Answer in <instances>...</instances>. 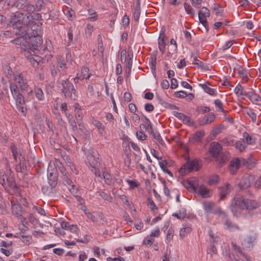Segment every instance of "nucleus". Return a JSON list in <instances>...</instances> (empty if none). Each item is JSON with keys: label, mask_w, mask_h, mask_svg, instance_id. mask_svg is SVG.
Listing matches in <instances>:
<instances>
[{"label": "nucleus", "mask_w": 261, "mask_h": 261, "mask_svg": "<svg viewBox=\"0 0 261 261\" xmlns=\"http://www.w3.org/2000/svg\"><path fill=\"white\" fill-rule=\"evenodd\" d=\"M216 119V116L213 113H210L208 115H205L202 120L200 121V125H205L212 123Z\"/></svg>", "instance_id": "nucleus-26"}, {"label": "nucleus", "mask_w": 261, "mask_h": 261, "mask_svg": "<svg viewBox=\"0 0 261 261\" xmlns=\"http://www.w3.org/2000/svg\"><path fill=\"white\" fill-rule=\"evenodd\" d=\"M34 212H36L39 213L41 216H45L46 212L45 211L40 207L38 206H34L33 208Z\"/></svg>", "instance_id": "nucleus-55"}, {"label": "nucleus", "mask_w": 261, "mask_h": 261, "mask_svg": "<svg viewBox=\"0 0 261 261\" xmlns=\"http://www.w3.org/2000/svg\"><path fill=\"white\" fill-rule=\"evenodd\" d=\"M199 161V160L195 159L187 162L180 168V172L181 174H186L187 172H189L193 170H198L200 168Z\"/></svg>", "instance_id": "nucleus-9"}, {"label": "nucleus", "mask_w": 261, "mask_h": 261, "mask_svg": "<svg viewBox=\"0 0 261 261\" xmlns=\"http://www.w3.org/2000/svg\"><path fill=\"white\" fill-rule=\"evenodd\" d=\"M128 59L126 61V67H132L133 65V54L132 53H128L127 54Z\"/></svg>", "instance_id": "nucleus-52"}, {"label": "nucleus", "mask_w": 261, "mask_h": 261, "mask_svg": "<svg viewBox=\"0 0 261 261\" xmlns=\"http://www.w3.org/2000/svg\"><path fill=\"white\" fill-rule=\"evenodd\" d=\"M207 253L210 254L211 255H212L213 254H216L217 253V251L216 247L214 244H211V247L207 249Z\"/></svg>", "instance_id": "nucleus-59"}, {"label": "nucleus", "mask_w": 261, "mask_h": 261, "mask_svg": "<svg viewBox=\"0 0 261 261\" xmlns=\"http://www.w3.org/2000/svg\"><path fill=\"white\" fill-rule=\"evenodd\" d=\"M200 8L201 9L198 11V13L199 22L202 24L207 32L208 24L206 20V18L210 16V11L205 7H202Z\"/></svg>", "instance_id": "nucleus-12"}, {"label": "nucleus", "mask_w": 261, "mask_h": 261, "mask_svg": "<svg viewBox=\"0 0 261 261\" xmlns=\"http://www.w3.org/2000/svg\"><path fill=\"white\" fill-rule=\"evenodd\" d=\"M251 185L250 177L247 175L244 176L240 180L239 186L241 189H246Z\"/></svg>", "instance_id": "nucleus-29"}, {"label": "nucleus", "mask_w": 261, "mask_h": 261, "mask_svg": "<svg viewBox=\"0 0 261 261\" xmlns=\"http://www.w3.org/2000/svg\"><path fill=\"white\" fill-rule=\"evenodd\" d=\"M259 206L260 203L257 201L254 200L246 199L245 209L248 211L243 213L244 217L246 219L251 218L254 214V213L251 211L257 208Z\"/></svg>", "instance_id": "nucleus-8"}, {"label": "nucleus", "mask_w": 261, "mask_h": 261, "mask_svg": "<svg viewBox=\"0 0 261 261\" xmlns=\"http://www.w3.org/2000/svg\"><path fill=\"white\" fill-rule=\"evenodd\" d=\"M247 92L243 89L240 83L237 85L234 89V93L238 96H245L246 97Z\"/></svg>", "instance_id": "nucleus-32"}, {"label": "nucleus", "mask_w": 261, "mask_h": 261, "mask_svg": "<svg viewBox=\"0 0 261 261\" xmlns=\"http://www.w3.org/2000/svg\"><path fill=\"white\" fill-rule=\"evenodd\" d=\"M232 246L233 249L235 250L236 252H238L239 253H240L241 255H242L243 256H245L244 253L243 252L242 249H241V248L240 247L237 246L234 243H232Z\"/></svg>", "instance_id": "nucleus-62"}, {"label": "nucleus", "mask_w": 261, "mask_h": 261, "mask_svg": "<svg viewBox=\"0 0 261 261\" xmlns=\"http://www.w3.org/2000/svg\"><path fill=\"white\" fill-rule=\"evenodd\" d=\"M167 41V39L166 38L164 33L160 34L158 39V45L160 51L163 54L165 52V45L166 44Z\"/></svg>", "instance_id": "nucleus-21"}, {"label": "nucleus", "mask_w": 261, "mask_h": 261, "mask_svg": "<svg viewBox=\"0 0 261 261\" xmlns=\"http://www.w3.org/2000/svg\"><path fill=\"white\" fill-rule=\"evenodd\" d=\"M89 70L88 68L86 67H82L81 72L77 73L76 75L79 77H80L81 81L85 79V76L88 74V72H89Z\"/></svg>", "instance_id": "nucleus-36"}, {"label": "nucleus", "mask_w": 261, "mask_h": 261, "mask_svg": "<svg viewBox=\"0 0 261 261\" xmlns=\"http://www.w3.org/2000/svg\"><path fill=\"white\" fill-rule=\"evenodd\" d=\"M173 114L175 117L178 118L180 120H182L185 124H188L189 125L193 124V121H191L190 117L185 115L183 113L174 111L173 112Z\"/></svg>", "instance_id": "nucleus-20"}, {"label": "nucleus", "mask_w": 261, "mask_h": 261, "mask_svg": "<svg viewBox=\"0 0 261 261\" xmlns=\"http://www.w3.org/2000/svg\"><path fill=\"white\" fill-rule=\"evenodd\" d=\"M10 88L13 98L15 100L16 107L18 111L25 116L26 114V103L23 95L20 92L16 85L10 84Z\"/></svg>", "instance_id": "nucleus-4"}, {"label": "nucleus", "mask_w": 261, "mask_h": 261, "mask_svg": "<svg viewBox=\"0 0 261 261\" xmlns=\"http://www.w3.org/2000/svg\"><path fill=\"white\" fill-rule=\"evenodd\" d=\"M194 62H193V64L196 65L197 66V67H198L201 69L205 68L204 67V63L202 62H201V61H200L198 59H196V57H194Z\"/></svg>", "instance_id": "nucleus-60"}, {"label": "nucleus", "mask_w": 261, "mask_h": 261, "mask_svg": "<svg viewBox=\"0 0 261 261\" xmlns=\"http://www.w3.org/2000/svg\"><path fill=\"white\" fill-rule=\"evenodd\" d=\"M41 27L36 22H32V25L27 29V32L24 37H18L13 40L16 44L20 45L24 50H32L34 53L37 47L42 43V39L40 34Z\"/></svg>", "instance_id": "nucleus-1"}, {"label": "nucleus", "mask_w": 261, "mask_h": 261, "mask_svg": "<svg viewBox=\"0 0 261 261\" xmlns=\"http://www.w3.org/2000/svg\"><path fill=\"white\" fill-rule=\"evenodd\" d=\"M68 55L70 56V53L66 54V60L65 57L62 56H59L57 58V68L59 72V76L60 77H61L67 74L68 67L66 65V61Z\"/></svg>", "instance_id": "nucleus-10"}, {"label": "nucleus", "mask_w": 261, "mask_h": 261, "mask_svg": "<svg viewBox=\"0 0 261 261\" xmlns=\"http://www.w3.org/2000/svg\"><path fill=\"white\" fill-rule=\"evenodd\" d=\"M246 114L251 118L253 123H255L257 120L256 114L251 109H247L246 110Z\"/></svg>", "instance_id": "nucleus-37"}, {"label": "nucleus", "mask_w": 261, "mask_h": 261, "mask_svg": "<svg viewBox=\"0 0 261 261\" xmlns=\"http://www.w3.org/2000/svg\"><path fill=\"white\" fill-rule=\"evenodd\" d=\"M243 160H240L238 159L232 160L230 162V164L229 167V170L232 174H234L237 170L239 168L241 162Z\"/></svg>", "instance_id": "nucleus-23"}, {"label": "nucleus", "mask_w": 261, "mask_h": 261, "mask_svg": "<svg viewBox=\"0 0 261 261\" xmlns=\"http://www.w3.org/2000/svg\"><path fill=\"white\" fill-rule=\"evenodd\" d=\"M197 191L203 198H209L212 195V192L203 185H201Z\"/></svg>", "instance_id": "nucleus-18"}, {"label": "nucleus", "mask_w": 261, "mask_h": 261, "mask_svg": "<svg viewBox=\"0 0 261 261\" xmlns=\"http://www.w3.org/2000/svg\"><path fill=\"white\" fill-rule=\"evenodd\" d=\"M92 123L98 129L99 133L101 136H104L106 134L105 127L101 122L96 119H93L92 120Z\"/></svg>", "instance_id": "nucleus-25"}, {"label": "nucleus", "mask_w": 261, "mask_h": 261, "mask_svg": "<svg viewBox=\"0 0 261 261\" xmlns=\"http://www.w3.org/2000/svg\"><path fill=\"white\" fill-rule=\"evenodd\" d=\"M234 71L243 81L247 82L248 80V73L245 69L241 66H238L234 69Z\"/></svg>", "instance_id": "nucleus-24"}, {"label": "nucleus", "mask_w": 261, "mask_h": 261, "mask_svg": "<svg viewBox=\"0 0 261 261\" xmlns=\"http://www.w3.org/2000/svg\"><path fill=\"white\" fill-rule=\"evenodd\" d=\"M14 80L15 83H11L10 84L16 85L18 88L19 87L20 88L22 92L27 91L28 90L29 87L28 81L22 74L17 73L15 74L14 75Z\"/></svg>", "instance_id": "nucleus-11"}, {"label": "nucleus", "mask_w": 261, "mask_h": 261, "mask_svg": "<svg viewBox=\"0 0 261 261\" xmlns=\"http://www.w3.org/2000/svg\"><path fill=\"white\" fill-rule=\"evenodd\" d=\"M63 179L67 185L71 186L72 187V189H70V191H71V192H73L74 190V186L73 185L72 181L69 177L68 175H67V173H65V174H63Z\"/></svg>", "instance_id": "nucleus-33"}, {"label": "nucleus", "mask_w": 261, "mask_h": 261, "mask_svg": "<svg viewBox=\"0 0 261 261\" xmlns=\"http://www.w3.org/2000/svg\"><path fill=\"white\" fill-rule=\"evenodd\" d=\"M203 209L206 213H214L215 212V203L211 202H204L203 203Z\"/></svg>", "instance_id": "nucleus-30"}, {"label": "nucleus", "mask_w": 261, "mask_h": 261, "mask_svg": "<svg viewBox=\"0 0 261 261\" xmlns=\"http://www.w3.org/2000/svg\"><path fill=\"white\" fill-rule=\"evenodd\" d=\"M126 182L129 185L130 189H133L138 186L137 182L135 180L127 179Z\"/></svg>", "instance_id": "nucleus-57"}, {"label": "nucleus", "mask_w": 261, "mask_h": 261, "mask_svg": "<svg viewBox=\"0 0 261 261\" xmlns=\"http://www.w3.org/2000/svg\"><path fill=\"white\" fill-rule=\"evenodd\" d=\"M184 8L185 9V11L188 14L192 16H194L195 15V11L190 4L187 3H185Z\"/></svg>", "instance_id": "nucleus-40"}, {"label": "nucleus", "mask_w": 261, "mask_h": 261, "mask_svg": "<svg viewBox=\"0 0 261 261\" xmlns=\"http://www.w3.org/2000/svg\"><path fill=\"white\" fill-rule=\"evenodd\" d=\"M243 141H244L247 145L251 144L253 143V140L252 138L250 136H249V134L246 132L243 133Z\"/></svg>", "instance_id": "nucleus-44"}, {"label": "nucleus", "mask_w": 261, "mask_h": 261, "mask_svg": "<svg viewBox=\"0 0 261 261\" xmlns=\"http://www.w3.org/2000/svg\"><path fill=\"white\" fill-rule=\"evenodd\" d=\"M97 152L94 149H91L88 151L87 154V163L89 164L90 167L93 169L96 170V166L98 163V158L97 157Z\"/></svg>", "instance_id": "nucleus-13"}, {"label": "nucleus", "mask_w": 261, "mask_h": 261, "mask_svg": "<svg viewBox=\"0 0 261 261\" xmlns=\"http://www.w3.org/2000/svg\"><path fill=\"white\" fill-rule=\"evenodd\" d=\"M93 25L88 23L85 29V35L86 37H90L93 30Z\"/></svg>", "instance_id": "nucleus-46"}, {"label": "nucleus", "mask_w": 261, "mask_h": 261, "mask_svg": "<svg viewBox=\"0 0 261 261\" xmlns=\"http://www.w3.org/2000/svg\"><path fill=\"white\" fill-rule=\"evenodd\" d=\"M84 213L87 217L91 220L93 222H97L96 218L92 214H91L88 210L85 209Z\"/></svg>", "instance_id": "nucleus-48"}, {"label": "nucleus", "mask_w": 261, "mask_h": 261, "mask_svg": "<svg viewBox=\"0 0 261 261\" xmlns=\"http://www.w3.org/2000/svg\"><path fill=\"white\" fill-rule=\"evenodd\" d=\"M95 196H100L104 200L108 202H111L113 199L110 194L105 192L102 190H99L95 193Z\"/></svg>", "instance_id": "nucleus-31"}, {"label": "nucleus", "mask_w": 261, "mask_h": 261, "mask_svg": "<svg viewBox=\"0 0 261 261\" xmlns=\"http://www.w3.org/2000/svg\"><path fill=\"white\" fill-rule=\"evenodd\" d=\"M214 103L216 107H218L221 112H222L224 114H226V111L224 110L223 105L220 99H217L215 100Z\"/></svg>", "instance_id": "nucleus-45"}, {"label": "nucleus", "mask_w": 261, "mask_h": 261, "mask_svg": "<svg viewBox=\"0 0 261 261\" xmlns=\"http://www.w3.org/2000/svg\"><path fill=\"white\" fill-rule=\"evenodd\" d=\"M208 235L210 237V242L212 244H214L218 242L219 240V238L217 236H215V235L213 233L212 230H210L208 231Z\"/></svg>", "instance_id": "nucleus-47"}, {"label": "nucleus", "mask_w": 261, "mask_h": 261, "mask_svg": "<svg viewBox=\"0 0 261 261\" xmlns=\"http://www.w3.org/2000/svg\"><path fill=\"white\" fill-rule=\"evenodd\" d=\"M186 188L191 192H196L199 186V180L197 178L193 177L187 182Z\"/></svg>", "instance_id": "nucleus-15"}, {"label": "nucleus", "mask_w": 261, "mask_h": 261, "mask_svg": "<svg viewBox=\"0 0 261 261\" xmlns=\"http://www.w3.org/2000/svg\"><path fill=\"white\" fill-rule=\"evenodd\" d=\"M254 186L256 189H259L261 188V175L255 181Z\"/></svg>", "instance_id": "nucleus-64"}, {"label": "nucleus", "mask_w": 261, "mask_h": 261, "mask_svg": "<svg viewBox=\"0 0 261 261\" xmlns=\"http://www.w3.org/2000/svg\"><path fill=\"white\" fill-rule=\"evenodd\" d=\"M204 135L205 132L204 130H201L197 131L195 134L191 135V136L189 137L190 141L193 143L200 142L204 136Z\"/></svg>", "instance_id": "nucleus-19"}, {"label": "nucleus", "mask_w": 261, "mask_h": 261, "mask_svg": "<svg viewBox=\"0 0 261 261\" xmlns=\"http://www.w3.org/2000/svg\"><path fill=\"white\" fill-rule=\"evenodd\" d=\"M221 143L225 146H232L234 143V141L230 138H225L220 141Z\"/></svg>", "instance_id": "nucleus-42"}, {"label": "nucleus", "mask_w": 261, "mask_h": 261, "mask_svg": "<svg viewBox=\"0 0 261 261\" xmlns=\"http://www.w3.org/2000/svg\"><path fill=\"white\" fill-rule=\"evenodd\" d=\"M144 118L147 120V123L148 126V128H147V130L149 132V133L151 134L152 135L153 134V133H155V132L153 131V127L151 125V123L150 121L149 120V119L145 116L143 115Z\"/></svg>", "instance_id": "nucleus-54"}, {"label": "nucleus", "mask_w": 261, "mask_h": 261, "mask_svg": "<svg viewBox=\"0 0 261 261\" xmlns=\"http://www.w3.org/2000/svg\"><path fill=\"white\" fill-rule=\"evenodd\" d=\"M192 230V228L190 226H186L181 228L179 231V236L181 238H184L186 235L190 232Z\"/></svg>", "instance_id": "nucleus-41"}, {"label": "nucleus", "mask_w": 261, "mask_h": 261, "mask_svg": "<svg viewBox=\"0 0 261 261\" xmlns=\"http://www.w3.org/2000/svg\"><path fill=\"white\" fill-rule=\"evenodd\" d=\"M219 217L221 219V222L224 225V228L228 230L229 231H234L236 230H241L240 226L235 223L233 222L230 219L228 218L226 214L221 211H219Z\"/></svg>", "instance_id": "nucleus-7"}, {"label": "nucleus", "mask_w": 261, "mask_h": 261, "mask_svg": "<svg viewBox=\"0 0 261 261\" xmlns=\"http://www.w3.org/2000/svg\"><path fill=\"white\" fill-rule=\"evenodd\" d=\"M210 111V108L208 107L198 106L196 109V112L202 113H208Z\"/></svg>", "instance_id": "nucleus-51"}, {"label": "nucleus", "mask_w": 261, "mask_h": 261, "mask_svg": "<svg viewBox=\"0 0 261 261\" xmlns=\"http://www.w3.org/2000/svg\"><path fill=\"white\" fill-rule=\"evenodd\" d=\"M200 85L206 93L212 96L216 95V91L214 89H213L208 87L205 84H202Z\"/></svg>", "instance_id": "nucleus-38"}, {"label": "nucleus", "mask_w": 261, "mask_h": 261, "mask_svg": "<svg viewBox=\"0 0 261 261\" xmlns=\"http://www.w3.org/2000/svg\"><path fill=\"white\" fill-rule=\"evenodd\" d=\"M148 204L149 205L150 208L152 211L157 210L158 207L156 206L155 203L153 202V201L150 199H148Z\"/></svg>", "instance_id": "nucleus-63"}, {"label": "nucleus", "mask_w": 261, "mask_h": 261, "mask_svg": "<svg viewBox=\"0 0 261 261\" xmlns=\"http://www.w3.org/2000/svg\"><path fill=\"white\" fill-rule=\"evenodd\" d=\"M18 6H19V8L21 9L24 10L25 11L28 12L29 14H27V15H31V13L33 12L35 10V7L31 4H28L27 3L25 4H19ZM32 17V16H31Z\"/></svg>", "instance_id": "nucleus-27"}, {"label": "nucleus", "mask_w": 261, "mask_h": 261, "mask_svg": "<svg viewBox=\"0 0 261 261\" xmlns=\"http://www.w3.org/2000/svg\"><path fill=\"white\" fill-rule=\"evenodd\" d=\"M12 211L14 216L17 217L20 216L22 212V206L20 204L17 202H11Z\"/></svg>", "instance_id": "nucleus-22"}, {"label": "nucleus", "mask_w": 261, "mask_h": 261, "mask_svg": "<svg viewBox=\"0 0 261 261\" xmlns=\"http://www.w3.org/2000/svg\"><path fill=\"white\" fill-rule=\"evenodd\" d=\"M219 178L218 176H214L211 178L208 182V184L211 185H215L218 182Z\"/></svg>", "instance_id": "nucleus-58"}, {"label": "nucleus", "mask_w": 261, "mask_h": 261, "mask_svg": "<svg viewBox=\"0 0 261 261\" xmlns=\"http://www.w3.org/2000/svg\"><path fill=\"white\" fill-rule=\"evenodd\" d=\"M174 95L177 98H185L187 96V93L184 91H180L175 92Z\"/></svg>", "instance_id": "nucleus-61"}, {"label": "nucleus", "mask_w": 261, "mask_h": 261, "mask_svg": "<svg viewBox=\"0 0 261 261\" xmlns=\"http://www.w3.org/2000/svg\"><path fill=\"white\" fill-rule=\"evenodd\" d=\"M224 128V125H219L213 128V129L212 130L211 134L213 136V137L215 138L219 134H220L222 129Z\"/></svg>", "instance_id": "nucleus-39"}, {"label": "nucleus", "mask_w": 261, "mask_h": 261, "mask_svg": "<svg viewBox=\"0 0 261 261\" xmlns=\"http://www.w3.org/2000/svg\"><path fill=\"white\" fill-rule=\"evenodd\" d=\"M35 95L39 100L42 101L44 99V93L42 90L40 88H36L34 89Z\"/></svg>", "instance_id": "nucleus-35"}, {"label": "nucleus", "mask_w": 261, "mask_h": 261, "mask_svg": "<svg viewBox=\"0 0 261 261\" xmlns=\"http://www.w3.org/2000/svg\"><path fill=\"white\" fill-rule=\"evenodd\" d=\"M246 97L255 105H261V97L254 91L247 92Z\"/></svg>", "instance_id": "nucleus-16"}, {"label": "nucleus", "mask_w": 261, "mask_h": 261, "mask_svg": "<svg viewBox=\"0 0 261 261\" xmlns=\"http://www.w3.org/2000/svg\"><path fill=\"white\" fill-rule=\"evenodd\" d=\"M68 121L72 130L74 132L77 131L78 129L76 126V123L75 121L73 118L69 119Z\"/></svg>", "instance_id": "nucleus-49"}, {"label": "nucleus", "mask_w": 261, "mask_h": 261, "mask_svg": "<svg viewBox=\"0 0 261 261\" xmlns=\"http://www.w3.org/2000/svg\"><path fill=\"white\" fill-rule=\"evenodd\" d=\"M245 201L246 199L241 195H236L232 199L230 208L234 217H239L241 211L245 210Z\"/></svg>", "instance_id": "nucleus-5"}, {"label": "nucleus", "mask_w": 261, "mask_h": 261, "mask_svg": "<svg viewBox=\"0 0 261 261\" xmlns=\"http://www.w3.org/2000/svg\"><path fill=\"white\" fill-rule=\"evenodd\" d=\"M0 184L9 194H19L20 190L16 185L13 176H8L3 171H0Z\"/></svg>", "instance_id": "nucleus-3"}, {"label": "nucleus", "mask_w": 261, "mask_h": 261, "mask_svg": "<svg viewBox=\"0 0 261 261\" xmlns=\"http://www.w3.org/2000/svg\"><path fill=\"white\" fill-rule=\"evenodd\" d=\"M219 194L220 199L223 200L230 193L232 190L231 187L229 184H226L224 186L219 188Z\"/></svg>", "instance_id": "nucleus-17"}, {"label": "nucleus", "mask_w": 261, "mask_h": 261, "mask_svg": "<svg viewBox=\"0 0 261 261\" xmlns=\"http://www.w3.org/2000/svg\"><path fill=\"white\" fill-rule=\"evenodd\" d=\"M222 147L221 144L217 142H213L211 143L209 148V151L211 155L213 157H217L221 152Z\"/></svg>", "instance_id": "nucleus-14"}, {"label": "nucleus", "mask_w": 261, "mask_h": 261, "mask_svg": "<svg viewBox=\"0 0 261 261\" xmlns=\"http://www.w3.org/2000/svg\"><path fill=\"white\" fill-rule=\"evenodd\" d=\"M141 13V9L135 8L134 12L133 13L134 19L135 21L138 22L139 21Z\"/></svg>", "instance_id": "nucleus-50"}, {"label": "nucleus", "mask_w": 261, "mask_h": 261, "mask_svg": "<svg viewBox=\"0 0 261 261\" xmlns=\"http://www.w3.org/2000/svg\"><path fill=\"white\" fill-rule=\"evenodd\" d=\"M48 183L50 186L51 190L53 187H55L57 184V176L56 173L50 172L47 175Z\"/></svg>", "instance_id": "nucleus-28"}, {"label": "nucleus", "mask_w": 261, "mask_h": 261, "mask_svg": "<svg viewBox=\"0 0 261 261\" xmlns=\"http://www.w3.org/2000/svg\"><path fill=\"white\" fill-rule=\"evenodd\" d=\"M61 90L66 98L75 100L77 98L76 91L73 84L69 80H62Z\"/></svg>", "instance_id": "nucleus-6"}, {"label": "nucleus", "mask_w": 261, "mask_h": 261, "mask_svg": "<svg viewBox=\"0 0 261 261\" xmlns=\"http://www.w3.org/2000/svg\"><path fill=\"white\" fill-rule=\"evenodd\" d=\"M152 136L153 138L156 140L160 144L162 145L164 143V141L159 132H155Z\"/></svg>", "instance_id": "nucleus-53"}, {"label": "nucleus", "mask_w": 261, "mask_h": 261, "mask_svg": "<svg viewBox=\"0 0 261 261\" xmlns=\"http://www.w3.org/2000/svg\"><path fill=\"white\" fill-rule=\"evenodd\" d=\"M236 148L239 150L240 151H243L247 147V145L245 143L244 141L239 140L235 143Z\"/></svg>", "instance_id": "nucleus-34"}, {"label": "nucleus", "mask_w": 261, "mask_h": 261, "mask_svg": "<svg viewBox=\"0 0 261 261\" xmlns=\"http://www.w3.org/2000/svg\"><path fill=\"white\" fill-rule=\"evenodd\" d=\"M149 65L150 66L152 72L153 73L155 71L156 66V58L155 57H152L150 58Z\"/></svg>", "instance_id": "nucleus-43"}, {"label": "nucleus", "mask_w": 261, "mask_h": 261, "mask_svg": "<svg viewBox=\"0 0 261 261\" xmlns=\"http://www.w3.org/2000/svg\"><path fill=\"white\" fill-rule=\"evenodd\" d=\"M193 6L195 8L199 9L201 8V5L203 0H190Z\"/></svg>", "instance_id": "nucleus-56"}, {"label": "nucleus", "mask_w": 261, "mask_h": 261, "mask_svg": "<svg viewBox=\"0 0 261 261\" xmlns=\"http://www.w3.org/2000/svg\"><path fill=\"white\" fill-rule=\"evenodd\" d=\"M32 20L31 15H25L19 12H16L6 22V24L9 26H12L13 33L18 37H24L27 32V29L32 25V22H35Z\"/></svg>", "instance_id": "nucleus-2"}]
</instances>
